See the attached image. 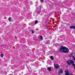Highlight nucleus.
Returning <instances> with one entry per match:
<instances>
[{
    "instance_id": "8",
    "label": "nucleus",
    "mask_w": 75,
    "mask_h": 75,
    "mask_svg": "<svg viewBox=\"0 0 75 75\" xmlns=\"http://www.w3.org/2000/svg\"><path fill=\"white\" fill-rule=\"evenodd\" d=\"M73 54H74V53H70V55L69 56V57H72V55H73Z\"/></svg>"
},
{
    "instance_id": "7",
    "label": "nucleus",
    "mask_w": 75,
    "mask_h": 75,
    "mask_svg": "<svg viewBox=\"0 0 75 75\" xmlns=\"http://www.w3.org/2000/svg\"><path fill=\"white\" fill-rule=\"evenodd\" d=\"M47 70H49V71H51V68L49 67L47 68Z\"/></svg>"
},
{
    "instance_id": "19",
    "label": "nucleus",
    "mask_w": 75,
    "mask_h": 75,
    "mask_svg": "<svg viewBox=\"0 0 75 75\" xmlns=\"http://www.w3.org/2000/svg\"><path fill=\"white\" fill-rule=\"evenodd\" d=\"M74 54H75V53H74Z\"/></svg>"
},
{
    "instance_id": "5",
    "label": "nucleus",
    "mask_w": 75,
    "mask_h": 75,
    "mask_svg": "<svg viewBox=\"0 0 75 75\" xmlns=\"http://www.w3.org/2000/svg\"><path fill=\"white\" fill-rule=\"evenodd\" d=\"M70 29H74L75 30V26H71L70 27Z\"/></svg>"
},
{
    "instance_id": "17",
    "label": "nucleus",
    "mask_w": 75,
    "mask_h": 75,
    "mask_svg": "<svg viewBox=\"0 0 75 75\" xmlns=\"http://www.w3.org/2000/svg\"><path fill=\"white\" fill-rule=\"evenodd\" d=\"M40 1L41 3H43L44 1H43V0H41Z\"/></svg>"
},
{
    "instance_id": "9",
    "label": "nucleus",
    "mask_w": 75,
    "mask_h": 75,
    "mask_svg": "<svg viewBox=\"0 0 75 75\" xmlns=\"http://www.w3.org/2000/svg\"><path fill=\"white\" fill-rule=\"evenodd\" d=\"M40 41H41L42 40V36H40Z\"/></svg>"
},
{
    "instance_id": "12",
    "label": "nucleus",
    "mask_w": 75,
    "mask_h": 75,
    "mask_svg": "<svg viewBox=\"0 0 75 75\" xmlns=\"http://www.w3.org/2000/svg\"><path fill=\"white\" fill-rule=\"evenodd\" d=\"M47 44H50V40H48L47 41Z\"/></svg>"
},
{
    "instance_id": "18",
    "label": "nucleus",
    "mask_w": 75,
    "mask_h": 75,
    "mask_svg": "<svg viewBox=\"0 0 75 75\" xmlns=\"http://www.w3.org/2000/svg\"><path fill=\"white\" fill-rule=\"evenodd\" d=\"M42 59H45V57H44V58H42Z\"/></svg>"
},
{
    "instance_id": "11",
    "label": "nucleus",
    "mask_w": 75,
    "mask_h": 75,
    "mask_svg": "<svg viewBox=\"0 0 75 75\" xmlns=\"http://www.w3.org/2000/svg\"><path fill=\"white\" fill-rule=\"evenodd\" d=\"M72 58H73L75 62V56H72Z\"/></svg>"
},
{
    "instance_id": "1",
    "label": "nucleus",
    "mask_w": 75,
    "mask_h": 75,
    "mask_svg": "<svg viewBox=\"0 0 75 75\" xmlns=\"http://www.w3.org/2000/svg\"><path fill=\"white\" fill-rule=\"evenodd\" d=\"M59 51L61 52H64V53L68 54L69 51V50H68V48H67V47H66L61 46V48L59 49Z\"/></svg>"
},
{
    "instance_id": "2",
    "label": "nucleus",
    "mask_w": 75,
    "mask_h": 75,
    "mask_svg": "<svg viewBox=\"0 0 75 75\" xmlns=\"http://www.w3.org/2000/svg\"><path fill=\"white\" fill-rule=\"evenodd\" d=\"M67 63L68 64V65H71V64L72 65L73 64H74V61L70 59L67 60Z\"/></svg>"
},
{
    "instance_id": "4",
    "label": "nucleus",
    "mask_w": 75,
    "mask_h": 75,
    "mask_svg": "<svg viewBox=\"0 0 75 75\" xmlns=\"http://www.w3.org/2000/svg\"><path fill=\"white\" fill-rule=\"evenodd\" d=\"M58 72L59 74H61L62 73H63V71L62 69H60L58 71Z\"/></svg>"
},
{
    "instance_id": "14",
    "label": "nucleus",
    "mask_w": 75,
    "mask_h": 75,
    "mask_svg": "<svg viewBox=\"0 0 75 75\" xmlns=\"http://www.w3.org/2000/svg\"><path fill=\"white\" fill-rule=\"evenodd\" d=\"M50 58L52 60H53V57L52 56H51L50 57Z\"/></svg>"
},
{
    "instance_id": "15",
    "label": "nucleus",
    "mask_w": 75,
    "mask_h": 75,
    "mask_svg": "<svg viewBox=\"0 0 75 75\" xmlns=\"http://www.w3.org/2000/svg\"><path fill=\"white\" fill-rule=\"evenodd\" d=\"M11 17H9L8 18V20H9V21H11Z\"/></svg>"
},
{
    "instance_id": "3",
    "label": "nucleus",
    "mask_w": 75,
    "mask_h": 75,
    "mask_svg": "<svg viewBox=\"0 0 75 75\" xmlns=\"http://www.w3.org/2000/svg\"><path fill=\"white\" fill-rule=\"evenodd\" d=\"M54 67L56 69H58L59 68V66L58 64H54Z\"/></svg>"
},
{
    "instance_id": "6",
    "label": "nucleus",
    "mask_w": 75,
    "mask_h": 75,
    "mask_svg": "<svg viewBox=\"0 0 75 75\" xmlns=\"http://www.w3.org/2000/svg\"><path fill=\"white\" fill-rule=\"evenodd\" d=\"M65 72H66V74H65V75H70L68 73V72L67 71H65Z\"/></svg>"
},
{
    "instance_id": "16",
    "label": "nucleus",
    "mask_w": 75,
    "mask_h": 75,
    "mask_svg": "<svg viewBox=\"0 0 75 75\" xmlns=\"http://www.w3.org/2000/svg\"><path fill=\"white\" fill-rule=\"evenodd\" d=\"M1 57H3V56H4V55L3 54H1Z\"/></svg>"
},
{
    "instance_id": "10",
    "label": "nucleus",
    "mask_w": 75,
    "mask_h": 75,
    "mask_svg": "<svg viewBox=\"0 0 75 75\" xmlns=\"http://www.w3.org/2000/svg\"><path fill=\"white\" fill-rule=\"evenodd\" d=\"M30 31L32 32V33H34V31H33V29L30 30Z\"/></svg>"
},
{
    "instance_id": "13",
    "label": "nucleus",
    "mask_w": 75,
    "mask_h": 75,
    "mask_svg": "<svg viewBox=\"0 0 75 75\" xmlns=\"http://www.w3.org/2000/svg\"><path fill=\"white\" fill-rule=\"evenodd\" d=\"M35 24H36L37 23H38V21L36 20L35 21Z\"/></svg>"
}]
</instances>
